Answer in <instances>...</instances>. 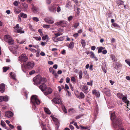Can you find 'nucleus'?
Wrapping results in <instances>:
<instances>
[{
	"instance_id": "f257e3e1",
	"label": "nucleus",
	"mask_w": 130,
	"mask_h": 130,
	"mask_svg": "<svg viewBox=\"0 0 130 130\" xmlns=\"http://www.w3.org/2000/svg\"><path fill=\"white\" fill-rule=\"evenodd\" d=\"M110 119L112 120L113 125L114 127H119L121 124V120L119 118L116 117L114 112L111 113Z\"/></svg>"
},
{
	"instance_id": "f03ea898",
	"label": "nucleus",
	"mask_w": 130,
	"mask_h": 130,
	"mask_svg": "<svg viewBox=\"0 0 130 130\" xmlns=\"http://www.w3.org/2000/svg\"><path fill=\"white\" fill-rule=\"evenodd\" d=\"M33 81L35 84L38 85L42 83H45L46 81V79L44 78H42L39 75H37L34 78Z\"/></svg>"
},
{
	"instance_id": "7ed1b4c3",
	"label": "nucleus",
	"mask_w": 130,
	"mask_h": 130,
	"mask_svg": "<svg viewBox=\"0 0 130 130\" xmlns=\"http://www.w3.org/2000/svg\"><path fill=\"white\" fill-rule=\"evenodd\" d=\"M34 63L33 61L29 62H27L25 65L22 64V70L24 72L26 73V71L25 70H24V68L29 69H31L34 67Z\"/></svg>"
},
{
	"instance_id": "20e7f679",
	"label": "nucleus",
	"mask_w": 130,
	"mask_h": 130,
	"mask_svg": "<svg viewBox=\"0 0 130 130\" xmlns=\"http://www.w3.org/2000/svg\"><path fill=\"white\" fill-rule=\"evenodd\" d=\"M31 102L33 105H34V108H35V105H39L40 103V101L38 99L37 96L36 95H32L31 99Z\"/></svg>"
},
{
	"instance_id": "39448f33",
	"label": "nucleus",
	"mask_w": 130,
	"mask_h": 130,
	"mask_svg": "<svg viewBox=\"0 0 130 130\" xmlns=\"http://www.w3.org/2000/svg\"><path fill=\"white\" fill-rule=\"evenodd\" d=\"M4 39L6 41L8 42V43L9 44H12L14 43V41L11 37L9 35H5L4 37Z\"/></svg>"
},
{
	"instance_id": "423d86ee",
	"label": "nucleus",
	"mask_w": 130,
	"mask_h": 130,
	"mask_svg": "<svg viewBox=\"0 0 130 130\" xmlns=\"http://www.w3.org/2000/svg\"><path fill=\"white\" fill-rule=\"evenodd\" d=\"M28 59V57H27L26 54H22L19 57L18 60L21 62H25Z\"/></svg>"
},
{
	"instance_id": "0eeeda50",
	"label": "nucleus",
	"mask_w": 130,
	"mask_h": 130,
	"mask_svg": "<svg viewBox=\"0 0 130 130\" xmlns=\"http://www.w3.org/2000/svg\"><path fill=\"white\" fill-rule=\"evenodd\" d=\"M53 102L56 104H61L62 102L61 99L59 98H55L52 100Z\"/></svg>"
},
{
	"instance_id": "6e6552de",
	"label": "nucleus",
	"mask_w": 130,
	"mask_h": 130,
	"mask_svg": "<svg viewBox=\"0 0 130 130\" xmlns=\"http://www.w3.org/2000/svg\"><path fill=\"white\" fill-rule=\"evenodd\" d=\"M45 83H42V84L39 87V88L41 89V91L44 92V91L46 90L47 88L46 86V85L45 84Z\"/></svg>"
},
{
	"instance_id": "1a4fd4ad",
	"label": "nucleus",
	"mask_w": 130,
	"mask_h": 130,
	"mask_svg": "<svg viewBox=\"0 0 130 130\" xmlns=\"http://www.w3.org/2000/svg\"><path fill=\"white\" fill-rule=\"evenodd\" d=\"M50 117L52 118L53 121L54 122L56 125L57 126H58L59 124V120L57 118L52 115Z\"/></svg>"
},
{
	"instance_id": "9d476101",
	"label": "nucleus",
	"mask_w": 130,
	"mask_h": 130,
	"mask_svg": "<svg viewBox=\"0 0 130 130\" xmlns=\"http://www.w3.org/2000/svg\"><path fill=\"white\" fill-rule=\"evenodd\" d=\"M56 5H54L48 7L49 10L51 12H54L56 11Z\"/></svg>"
},
{
	"instance_id": "9b49d317",
	"label": "nucleus",
	"mask_w": 130,
	"mask_h": 130,
	"mask_svg": "<svg viewBox=\"0 0 130 130\" xmlns=\"http://www.w3.org/2000/svg\"><path fill=\"white\" fill-rule=\"evenodd\" d=\"M47 90H46V91H44L43 92L44 94L45 95H47L48 94H50L52 92V90L51 88L47 87L46 89Z\"/></svg>"
},
{
	"instance_id": "f8f14e48",
	"label": "nucleus",
	"mask_w": 130,
	"mask_h": 130,
	"mask_svg": "<svg viewBox=\"0 0 130 130\" xmlns=\"http://www.w3.org/2000/svg\"><path fill=\"white\" fill-rule=\"evenodd\" d=\"M67 23V22L65 21H61L59 22H57L56 23V24L57 25H61L63 26H65L66 24Z\"/></svg>"
},
{
	"instance_id": "ddd939ff",
	"label": "nucleus",
	"mask_w": 130,
	"mask_h": 130,
	"mask_svg": "<svg viewBox=\"0 0 130 130\" xmlns=\"http://www.w3.org/2000/svg\"><path fill=\"white\" fill-rule=\"evenodd\" d=\"M82 90L85 93H87L89 92L88 86L86 85L83 86L82 87Z\"/></svg>"
},
{
	"instance_id": "4468645a",
	"label": "nucleus",
	"mask_w": 130,
	"mask_h": 130,
	"mask_svg": "<svg viewBox=\"0 0 130 130\" xmlns=\"http://www.w3.org/2000/svg\"><path fill=\"white\" fill-rule=\"evenodd\" d=\"M5 115L8 118H10L13 116V114L12 112L10 111L6 112L5 113Z\"/></svg>"
},
{
	"instance_id": "2eb2a0df",
	"label": "nucleus",
	"mask_w": 130,
	"mask_h": 130,
	"mask_svg": "<svg viewBox=\"0 0 130 130\" xmlns=\"http://www.w3.org/2000/svg\"><path fill=\"white\" fill-rule=\"evenodd\" d=\"M44 20L46 23L49 24H52L54 22V21L53 20L50 19L48 18H45Z\"/></svg>"
},
{
	"instance_id": "dca6fc26",
	"label": "nucleus",
	"mask_w": 130,
	"mask_h": 130,
	"mask_svg": "<svg viewBox=\"0 0 130 130\" xmlns=\"http://www.w3.org/2000/svg\"><path fill=\"white\" fill-rule=\"evenodd\" d=\"M122 99L123 102L127 104L126 105L127 106H128L129 105L128 104H129V102L127 100L126 96H124Z\"/></svg>"
},
{
	"instance_id": "f3484780",
	"label": "nucleus",
	"mask_w": 130,
	"mask_h": 130,
	"mask_svg": "<svg viewBox=\"0 0 130 130\" xmlns=\"http://www.w3.org/2000/svg\"><path fill=\"white\" fill-rule=\"evenodd\" d=\"M113 66L115 68H118L121 67V65L118 62H115L113 63Z\"/></svg>"
},
{
	"instance_id": "a211bd4d",
	"label": "nucleus",
	"mask_w": 130,
	"mask_h": 130,
	"mask_svg": "<svg viewBox=\"0 0 130 130\" xmlns=\"http://www.w3.org/2000/svg\"><path fill=\"white\" fill-rule=\"evenodd\" d=\"M5 84H2L0 85V91L3 93L5 90Z\"/></svg>"
},
{
	"instance_id": "6ab92c4d",
	"label": "nucleus",
	"mask_w": 130,
	"mask_h": 130,
	"mask_svg": "<svg viewBox=\"0 0 130 130\" xmlns=\"http://www.w3.org/2000/svg\"><path fill=\"white\" fill-rule=\"evenodd\" d=\"M92 93L93 94L95 95L97 97H99L100 96L99 93L96 90H93L92 91Z\"/></svg>"
},
{
	"instance_id": "aec40b11",
	"label": "nucleus",
	"mask_w": 130,
	"mask_h": 130,
	"mask_svg": "<svg viewBox=\"0 0 130 130\" xmlns=\"http://www.w3.org/2000/svg\"><path fill=\"white\" fill-rule=\"evenodd\" d=\"M22 28H20V29H18V30H15L14 31L20 34L24 33V30H22Z\"/></svg>"
},
{
	"instance_id": "412c9836",
	"label": "nucleus",
	"mask_w": 130,
	"mask_h": 130,
	"mask_svg": "<svg viewBox=\"0 0 130 130\" xmlns=\"http://www.w3.org/2000/svg\"><path fill=\"white\" fill-rule=\"evenodd\" d=\"M77 97L79 99H83L85 97L84 94L82 92L80 93L79 95L77 96Z\"/></svg>"
},
{
	"instance_id": "4be33fe9",
	"label": "nucleus",
	"mask_w": 130,
	"mask_h": 130,
	"mask_svg": "<svg viewBox=\"0 0 130 130\" xmlns=\"http://www.w3.org/2000/svg\"><path fill=\"white\" fill-rule=\"evenodd\" d=\"M11 77L13 79L16 80L17 79L15 78V75L14 73L11 72L10 73Z\"/></svg>"
},
{
	"instance_id": "5701e85b",
	"label": "nucleus",
	"mask_w": 130,
	"mask_h": 130,
	"mask_svg": "<svg viewBox=\"0 0 130 130\" xmlns=\"http://www.w3.org/2000/svg\"><path fill=\"white\" fill-rule=\"evenodd\" d=\"M1 125L5 128L7 129V128L6 127V125L5 123L2 120L1 121Z\"/></svg>"
},
{
	"instance_id": "b1692460",
	"label": "nucleus",
	"mask_w": 130,
	"mask_h": 130,
	"mask_svg": "<svg viewBox=\"0 0 130 130\" xmlns=\"http://www.w3.org/2000/svg\"><path fill=\"white\" fill-rule=\"evenodd\" d=\"M68 111L70 114H72L74 113L75 112V110L74 108H71L69 109Z\"/></svg>"
},
{
	"instance_id": "393cba45",
	"label": "nucleus",
	"mask_w": 130,
	"mask_h": 130,
	"mask_svg": "<svg viewBox=\"0 0 130 130\" xmlns=\"http://www.w3.org/2000/svg\"><path fill=\"white\" fill-rule=\"evenodd\" d=\"M14 11L15 13L17 14H19L21 12V10L17 8L14 9Z\"/></svg>"
},
{
	"instance_id": "a878e982",
	"label": "nucleus",
	"mask_w": 130,
	"mask_h": 130,
	"mask_svg": "<svg viewBox=\"0 0 130 130\" xmlns=\"http://www.w3.org/2000/svg\"><path fill=\"white\" fill-rule=\"evenodd\" d=\"M117 96L118 98L120 99H122L124 96L121 93H118L117 94Z\"/></svg>"
},
{
	"instance_id": "bb28decb",
	"label": "nucleus",
	"mask_w": 130,
	"mask_h": 130,
	"mask_svg": "<svg viewBox=\"0 0 130 130\" xmlns=\"http://www.w3.org/2000/svg\"><path fill=\"white\" fill-rule=\"evenodd\" d=\"M44 110L45 112L47 114L49 115L51 113V112L48 109L45 107Z\"/></svg>"
},
{
	"instance_id": "cd10ccee",
	"label": "nucleus",
	"mask_w": 130,
	"mask_h": 130,
	"mask_svg": "<svg viewBox=\"0 0 130 130\" xmlns=\"http://www.w3.org/2000/svg\"><path fill=\"white\" fill-rule=\"evenodd\" d=\"M80 42L82 45L83 47H84L86 45L85 41L83 39H82L81 40Z\"/></svg>"
},
{
	"instance_id": "c85d7f7f",
	"label": "nucleus",
	"mask_w": 130,
	"mask_h": 130,
	"mask_svg": "<svg viewBox=\"0 0 130 130\" xmlns=\"http://www.w3.org/2000/svg\"><path fill=\"white\" fill-rule=\"evenodd\" d=\"M123 2L121 0H118L117 2V3L119 5H122L123 4Z\"/></svg>"
},
{
	"instance_id": "c756f323",
	"label": "nucleus",
	"mask_w": 130,
	"mask_h": 130,
	"mask_svg": "<svg viewBox=\"0 0 130 130\" xmlns=\"http://www.w3.org/2000/svg\"><path fill=\"white\" fill-rule=\"evenodd\" d=\"M74 43L72 42L70 43L69 46V47L71 49H72L74 47Z\"/></svg>"
},
{
	"instance_id": "7c9ffc66",
	"label": "nucleus",
	"mask_w": 130,
	"mask_h": 130,
	"mask_svg": "<svg viewBox=\"0 0 130 130\" xmlns=\"http://www.w3.org/2000/svg\"><path fill=\"white\" fill-rule=\"evenodd\" d=\"M105 94L108 96H109L110 95V90L108 89H107L105 91Z\"/></svg>"
},
{
	"instance_id": "2f4dec72",
	"label": "nucleus",
	"mask_w": 130,
	"mask_h": 130,
	"mask_svg": "<svg viewBox=\"0 0 130 130\" xmlns=\"http://www.w3.org/2000/svg\"><path fill=\"white\" fill-rule=\"evenodd\" d=\"M49 71L50 72L52 73L53 74H54V73H55V71L52 67L50 68H49Z\"/></svg>"
},
{
	"instance_id": "473e14b6",
	"label": "nucleus",
	"mask_w": 130,
	"mask_h": 130,
	"mask_svg": "<svg viewBox=\"0 0 130 130\" xmlns=\"http://www.w3.org/2000/svg\"><path fill=\"white\" fill-rule=\"evenodd\" d=\"M104 49V48L103 47H100L99 48L98 52V53H100L102 52V50Z\"/></svg>"
},
{
	"instance_id": "72a5a7b5",
	"label": "nucleus",
	"mask_w": 130,
	"mask_h": 130,
	"mask_svg": "<svg viewBox=\"0 0 130 130\" xmlns=\"http://www.w3.org/2000/svg\"><path fill=\"white\" fill-rule=\"evenodd\" d=\"M3 101L6 102L8 100V96H3Z\"/></svg>"
},
{
	"instance_id": "f704fd0d",
	"label": "nucleus",
	"mask_w": 130,
	"mask_h": 130,
	"mask_svg": "<svg viewBox=\"0 0 130 130\" xmlns=\"http://www.w3.org/2000/svg\"><path fill=\"white\" fill-rule=\"evenodd\" d=\"M79 78L80 79H81L82 78V75L83 74L82 72V71H80L79 72Z\"/></svg>"
},
{
	"instance_id": "c9c22d12",
	"label": "nucleus",
	"mask_w": 130,
	"mask_h": 130,
	"mask_svg": "<svg viewBox=\"0 0 130 130\" xmlns=\"http://www.w3.org/2000/svg\"><path fill=\"white\" fill-rule=\"evenodd\" d=\"M112 26L115 27L117 28H120V26L119 25L117 24L116 23H113L112 24Z\"/></svg>"
},
{
	"instance_id": "e433bc0d",
	"label": "nucleus",
	"mask_w": 130,
	"mask_h": 130,
	"mask_svg": "<svg viewBox=\"0 0 130 130\" xmlns=\"http://www.w3.org/2000/svg\"><path fill=\"white\" fill-rule=\"evenodd\" d=\"M80 127L81 128L83 129L82 130H90V129L88 128L87 127H83L80 126Z\"/></svg>"
},
{
	"instance_id": "4c0bfd02",
	"label": "nucleus",
	"mask_w": 130,
	"mask_h": 130,
	"mask_svg": "<svg viewBox=\"0 0 130 130\" xmlns=\"http://www.w3.org/2000/svg\"><path fill=\"white\" fill-rule=\"evenodd\" d=\"M20 14H21V17L23 18H25L27 17V15L25 14L21 13Z\"/></svg>"
},
{
	"instance_id": "58836bf2",
	"label": "nucleus",
	"mask_w": 130,
	"mask_h": 130,
	"mask_svg": "<svg viewBox=\"0 0 130 130\" xmlns=\"http://www.w3.org/2000/svg\"><path fill=\"white\" fill-rule=\"evenodd\" d=\"M9 67H3V72H6L9 69Z\"/></svg>"
},
{
	"instance_id": "ea45409f",
	"label": "nucleus",
	"mask_w": 130,
	"mask_h": 130,
	"mask_svg": "<svg viewBox=\"0 0 130 130\" xmlns=\"http://www.w3.org/2000/svg\"><path fill=\"white\" fill-rule=\"evenodd\" d=\"M43 28H48L50 27V25H47L44 24L43 25Z\"/></svg>"
},
{
	"instance_id": "a19ab883",
	"label": "nucleus",
	"mask_w": 130,
	"mask_h": 130,
	"mask_svg": "<svg viewBox=\"0 0 130 130\" xmlns=\"http://www.w3.org/2000/svg\"><path fill=\"white\" fill-rule=\"evenodd\" d=\"M121 124L120 126L119 127H115L116 128H118L117 130H124V129L121 126Z\"/></svg>"
},
{
	"instance_id": "79ce46f5",
	"label": "nucleus",
	"mask_w": 130,
	"mask_h": 130,
	"mask_svg": "<svg viewBox=\"0 0 130 130\" xmlns=\"http://www.w3.org/2000/svg\"><path fill=\"white\" fill-rule=\"evenodd\" d=\"M105 64H103L102 65V68L103 71L105 73L106 72V69H105V67L104 66H105Z\"/></svg>"
},
{
	"instance_id": "37998d69",
	"label": "nucleus",
	"mask_w": 130,
	"mask_h": 130,
	"mask_svg": "<svg viewBox=\"0 0 130 130\" xmlns=\"http://www.w3.org/2000/svg\"><path fill=\"white\" fill-rule=\"evenodd\" d=\"M83 114H80L78 116H77L76 117L75 119H78L80 118L81 117H82L83 116Z\"/></svg>"
},
{
	"instance_id": "c03bdc74",
	"label": "nucleus",
	"mask_w": 130,
	"mask_h": 130,
	"mask_svg": "<svg viewBox=\"0 0 130 130\" xmlns=\"http://www.w3.org/2000/svg\"><path fill=\"white\" fill-rule=\"evenodd\" d=\"M90 57L91 58H93L94 57L95 55L94 53L92 52H90Z\"/></svg>"
},
{
	"instance_id": "a18cd8bd",
	"label": "nucleus",
	"mask_w": 130,
	"mask_h": 130,
	"mask_svg": "<svg viewBox=\"0 0 130 130\" xmlns=\"http://www.w3.org/2000/svg\"><path fill=\"white\" fill-rule=\"evenodd\" d=\"M32 19L34 21L36 22H37L39 21V19L37 17H34Z\"/></svg>"
},
{
	"instance_id": "49530a36",
	"label": "nucleus",
	"mask_w": 130,
	"mask_h": 130,
	"mask_svg": "<svg viewBox=\"0 0 130 130\" xmlns=\"http://www.w3.org/2000/svg\"><path fill=\"white\" fill-rule=\"evenodd\" d=\"M23 6L24 8L25 9H27L28 7L27 5L25 3H23Z\"/></svg>"
},
{
	"instance_id": "de8ad7c7",
	"label": "nucleus",
	"mask_w": 130,
	"mask_h": 130,
	"mask_svg": "<svg viewBox=\"0 0 130 130\" xmlns=\"http://www.w3.org/2000/svg\"><path fill=\"white\" fill-rule=\"evenodd\" d=\"M75 78L74 77H72L71 79V81L73 83H74L75 81Z\"/></svg>"
},
{
	"instance_id": "09e8293b",
	"label": "nucleus",
	"mask_w": 130,
	"mask_h": 130,
	"mask_svg": "<svg viewBox=\"0 0 130 130\" xmlns=\"http://www.w3.org/2000/svg\"><path fill=\"white\" fill-rule=\"evenodd\" d=\"M53 40L55 42H57L58 41V38H57L56 37H54L52 38Z\"/></svg>"
},
{
	"instance_id": "8fccbe9b",
	"label": "nucleus",
	"mask_w": 130,
	"mask_h": 130,
	"mask_svg": "<svg viewBox=\"0 0 130 130\" xmlns=\"http://www.w3.org/2000/svg\"><path fill=\"white\" fill-rule=\"evenodd\" d=\"M62 109L64 112H65V113H67V109L64 106L62 107Z\"/></svg>"
},
{
	"instance_id": "3c124183",
	"label": "nucleus",
	"mask_w": 130,
	"mask_h": 130,
	"mask_svg": "<svg viewBox=\"0 0 130 130\" xmlns=\"http://www.w3.org/2000/svg\"><path fill=\"white\" fill-rule=\"evenodd\" d=\"M36 40L40 41L41 40V38L40 37H34Z\"/></svg>"
},
{
	"instance_id": "603ef678",
	"label": "nucleus",
	"mask_w": 130,
	"mask_h": 130,
	"mask_svg": "<svg viewBox=\"0 0 130 130\" xmlns=\"http://www.w3.org/2000/svg\"><path fill=\"white\" fill-rule=\"evenodd\" d=\"M55 37H57L58 36L60 35H62V34H61L60 32H58L57 33L55 34Z\"/></svg>"
},
{
	"instance_id": "864d4df0",
	"label": "nucleus",
	"mask_w": 130,
	"mask_h": 130,
	"mask_svg": "<svg viewBox=\"0 0 130 130\" xmlns=\"http://www.w3.org/2000/svg\"><path fill=\"white\" fill-rule=\"evenodd\" d=\"M22 17H21V14H20L18 15V20L19 22H21V18Z\"/></svg>"
},
{
	"instance_id": "5fc2aeb1",
	"label": "nucleus",
	"mask_w": 130,
	"mask_h": 130,
	"mask_svg": "<svg viewBox=\"0 0 130 130\" xmlns=\"http://www.w3.org/2000/svg\"><path fill=\"white\" fill-rule=\"evenodd\" d=\"M130 60H125V62L130 67Z\"/></svg>"
},
{
	"instance_id": "6e6d98bb",
	"label": "nucleus",
	"mask_w": 130,
	"mask_h": 130,
	"mask_svg": "<svg viewBox=\"0 0 130 130\" xmlns=\"http://www.w3.org/2000/svg\"><path fill=\"white\" fill-rule=\"evenodd\" d=\"M92 82H93L91 80V82H87V84L88 85L91 86L92 85Z\"/></svg>"
},
{
	"instance_id": "4d7b16f0",
	"label": "nucleus",
	"mask_w": 130,
	"mask_h": 130,
	"mask_svg": "<svg viewBox=\"0 0 130 130\" xmlns=\"http://www.w3.org/2000/svg\"><path fill=\"white\" fill-rule=\"evenodd\" d=\"M48 37V36L47 35H46L44 36H43L42 37V39L43 40H45Z\"/></svg>"
},
{
	"instance_id": "13d9d810",
	"label": "nucleus",
	"mask_w": 130,
	"mask_h": 130,
	"mask_svg": "<svg viewBox=\"0 0 130 130\" xmlns=\"http://www.w3.org/2000/svg\"><path fill=\"white\" fill-rule=\"evenodd\" d=\"M29 50H30L31 51L35 53L36 52V50L35 49H33L31 48H29Z\"/></svg>"
},
{
	"instance_id": "bf43d9fd",
	"label": "nucleus",
	"mask_w": 130,
	"mask_h": 130,
	"mask_svg": "<svg viewBox=\"0 0 130 130\" xmlns=\"http://www.w3.org/2000/svg\"><path fill=\"white\" fill-rule=\"evenodd\" d=\"M35 73V71L34 70H32L29 73V74L30 75H32Z\"/></svg>"
},
{
	"instance_id": "052dcab7",
	"label": "nucleus",
	"mask_w": 130,
	"mask_h": 130,
	"mask_svg": "<svg viewBox=\"0 0 130 130\" xmlns=\"http://www.w3.org/2000/svg\"><path fill=\"white\" fill-rule=\"evenodd\" d=\"M58 41H62L64 40V38L62 37H60L58 38Z\"/></svg>"
},
{
	"instance_id": "680f3d73",
	"label": "nucleus",
	"mask_w": 130,
	"mask_h": 130,
	"mask_svg": "<svg viewBox=\"0 0 130 130\" xmlns=\"http://www.w3.org/2000/svg\"><path fill=\"white\" fill-rule=\"evenodd\" d=\"M111 57L112 59V60H113V61H116L115 58V56L114 55H111Z\"/></svg>"
},
{
	"instance_id": "e2e57ef3",
	"label": "nucleus",
	"mask_w": 130,
	"mask_h": 130,
	"mask_svg": "<svg viewBox=\"0 0 130 130\" xmlns=\"http://www.w3.org/2000/svg\"><path fill=\"white\" fill-rule=\"evenodd\" d=\"M61 10L60 7L59 6H58L57 8V12H59Z\"/></svg>"
},
{
	"instance_id": "0e129e2a",
	"label": "nucleus",
	"mask_w": 130,
	"mask_h": 130,
	"mask_svg": "<svg viewBox=\"0 0 130 130\" xmlns=\"http://www.w3.org/2000/svg\"><path fill=\"white\" fill-rule=\"evenodd\" d=\"M13 4L16 6H17L18 5V2L17 1H15L13 3Z\"/></svg>"
},
{
	"instance_id": "69168bd1",
	"label": "nucleus",
	"mask_w": 130,
	"mask_h": 130,
	"mask_svg": "<svg viewBox=\"0 0 130 130\" xmlns=\"http://www.w3.org/2000/svg\"><path fill=\"white\" fill-rule=\"evenodd\" d=\"M66 82L67 83H69L70 81V79L68 77H67L66 78Z\"/></svg>"
},
{
	"instance_id": "338daca9",
	"label": "nucleus",
	"mask_w": 130,
	"mask_h": 130,
	"mask_svg": "<svg viewBox=\"0 0 130 130\" xmlns=\"http://www.w3.org/2000/svg\"><path fill=\"white\" fill-rule=\"evenodd\" d=\"M79 25L78 23H75L74 25V27L75 28H77Z\"/></svg>"
},
{
	"instance_id": "774afa93",
	"label": "nucleus",
	"mask_w": 130,
	"mask_h": 130,
	"mask_svg": "<svg viewBox=\"0 0 130 130\" xmlns=\"http://www.w3.org/2000/svg\"><path fill=\"white\" fill-rule=\"evenodd\" d=\"M73 18V17L72 16H70L68 18V20L69 21L71 20Z\"/></svg>"
}]
</instances>
